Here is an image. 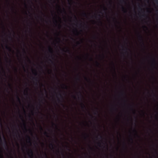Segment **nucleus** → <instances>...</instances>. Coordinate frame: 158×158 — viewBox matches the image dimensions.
Returning a JSON list of instances; mask_svg holds the SVG:
<instances>
[{
	"label": "nucleus",
	"instance_id": "nucleus-1",
	"mask_svg": "<svg viewBox=\"0 0 158 158\" xmlns=\"http://www.w3.org/2000/svg\"><path fill=\"white\" fill-rule=\"evenodd\" d=\"M152 65L153 66V67L156 69H157V66L158 64L156 62V59L154 58H152Z\"/></svg>",
	"mask_w": 158,
	"mask_h": 158
},
{
	"label": "nucleus",
	"instance_id": "nucleus-2",
	"mask_svg": "<svg viewBox=\"0 0 158 158\" xmlns=\"http://www.w3.org/2000/svg\"><path fill=\"white\" fill-rule=\"evenodd\" d=\"M29 152L28 153V155L30 158H33L34 156V153L33 151L31 149L29 150Z\"/></svg>",
	"mask_w": 158,
	"mask_h": 158
},
{
	"label": "nucleus",
	"instance_id": "nucleus-3",
	"mask_svg": "<svg viewBox=\"0 0 158 158\" xmlns=\"http://www.w3.org/2000/svg\"><path fill=\"white\" fill-rule=\"evenodd\" d=\"M138 37L139 38V40L141 42L142 45L144 46V44L142 36L141 34H139Z\"/></svg>",
	"mask_w": 158,
	"mask_h": 158
},
{
	"label": "nucleus",
	"instance_id": "nucleus-4",
	"mask_svg": "<svg viewBox=\"0 0 158 158\" xmlns=\"http://www.w3.org/2000/svg\"><path fill=\"white\" fill-rule=\"evenodd\" d=\"M59 95L60 96V98H61L62 100H61L58 98H57V100H58V102H63V101L64 100V97L62 96V95L60 93L59 94Z\"/></svg>",
	"mask_w": 158,
	"mask_h": 158
},
{
	"label": "nucleus",
	"instance_id": "nucleus-5",
	"mask_svg": "<svg viewBox=\"0 0 158 158\" xmlns=\"http://www.w3.org/2000/svg\"><path fill=\"white\" fill-rule=\"evenodd\" d=\"M33 79L36 82L35 83V85H37L38 83L39 82V80L38 78L37 77H33Z\"/></svg>",
	"mask_w": 158,
	"mask_h": 158
},
{
	"label": "nucleus",
	"instance_id": "nucleus-6",
	"mask_svg": "<svg viewBox=\"0 0 158 158\" xmlns=\"http://www.w3.org/2000/svg\"><path fill=\"white\" fill-rule=\"evenodd\" d=\"M61 49L62 51L63 52H64L69 53H71L70 50L68 48H66V50H65V49L63 48L62 49Z\"/></svg>",
	"mask_w": 158,
	"mask_h": 158
},
{
	"label": "nucleus",
	"instance_id": "nucleus-7",
	"mask_svg": "<svg viewBox=\"0 0 158 158\" xmlns=\"http://www.w3.org/2000/svg\"><path fill=\"white\" fill-rule=\"evenodd\" d=\"M133 132L135 133V135L138 137H140V136L138 135L137 131L135 129H134L133 131Z\"/></svg>",
	"mask_w": 158,
	"mask_h": 158
},
{
	"label": "nucleus",
	"instance_id": "nucleus-8",
	"mask_svg": "<svg viewBox=\"0 0 158 158\" xmlns=\"http://www.w3.org/2000/svg\"><path fill=\"white\" fill-rule=\"evenodd\" d=\"M6 49H7L9 51L11 52L12 51L13 52H14L13 50H12L11 48L10 47L8 46L7 45H6Z\"/></svg>",
	"mask_w": 158,
	"mask_h": 158
},
{
	"label": "nucleus",
	"instance_id": "nucleus-9",
	"mask_svg": "<svg viewBox=\"0 0 158 158\" xmlns=\"http://www.w3.org/2000/svg\"><path fill=\"white\" fill-rule=\"evenodd\" d=\"M27 140H28V143H30V144H31V139L30 137L28 135H27Z\"/></svg>",
	"mask_w": 158,
	"mask_h": 158
},
{
	"label": "nucleus",
	"instance_id": "nucleus-10",
	"mask_svg": "<svg viewBox=\"0 0 158 158\" xmlns=\"http://www.w3.org/2000/svg\"><path fill=\"white\" fill-rule=\"evenodd\" d=\"M123 50L125 51V53L128 55V52L127 51L128 50H130V49H129L127 47H125V49H123Z\"/></svg>",
	"mask_w": 158,
	"mask_h": 158
},
{
	"label": "nucleus",
	"instance_id": "nucleus-11",
	"mask_svg": "<svg viewBox=\"0 0 158 158\" xmlns=\"http://www.w3.org/2000/svg\"><path fill=\"white\" fill-rule=\"evenodd\" d=\"M81 107L82 109H86V106L83 103L81 102Z\"/></svg>",
	"mask_w": 158,
	"mask_h": 158
},
{
	"label": "nucleus",
	"instance_id": "nucleus-12",
	"mask_svg": "<svg viewBox=\"0 0 158 158\" xmlns=\"http://www.w3.org/2000/svg\"><path fill=\"white\" fill-rule=\"evenodd\" d=\"M48 51L51 54H53V52L52 49L50 47H49Z\"/></svg>",
	"mask_w": 158,
	"mask_h": 158
},
{
	"label": "nucleus",
	"instance_id": "nucleus-13",
	"mask_svg": "<svg viewBox=\"0 0 158 158\" xmlns=\"http://www.w3.org/2000/svg\"><path fill=\"white\" fill-rule=\"evenodd\" d=\"M111 63H112V64L113 65V69H114V72L116 74L115 71V69L114 64L113 61Z\"/></svg>",
	"mask_w": 158,
	"mask_h": 158
},
{
	"label": "nucleus",
	"instance_id": "nucleus-14",
	"mask_svg": "<svg viewBox=\"0 0 158 158\" xmlns=\"http://www.w3.org/2000/svg\"><path fill=\"white\" fill-rule=\"evenodd\" d=\"M22 121L24 122L23 124V125L24 126V129H25V130L26 131H27V128H26V123H25V121L24 120H23V118H22Z\"/></svg>",
	"mask_w": 158,
	"mask_h": 158
},
{
	"label": "nucleus",
	"instance_id": "nucleus-15",
	"mask_svg": "<svg viewBox=\"0 0 158 158\" xmlns=\"http://www.w3.org/2000/svg\"><path fill=\"white\" fill-rule=\"evenodd\" d=\"M6 59L7 60L6 62H8V63H10V64H11V63L12 61L10 59H9V60L8 58L7 57H6Z\"/></svg>",
	"mask_w": 158,
	"mask_h": 158
},
{
	"label": "nucleus",
	"instance_id": "nucleus-16",
	"mask_svg": "<svg viewBox=\"0 0 158 158\" xmlns=\"http://www.w3.org/2000/svg\"><path fill=\"white\" fill-rule=\"evenodd\" d=\"M16 98L18 101V102H19L20 103H21V100L19 98V96L18 95H17L16 96Z\"/></svg>",
	"mask_w": 158,
	"mask_h": 158
},
{
	"label": "nucleus",
	"instance_id": "nucleus-17",
	"mask_svg": "<svg viewBox=\"0 0 158 158\" xmlns=\"http://www.w3.org/2000/svg\"><path fill=\"white\" fill-rule=\"evenodd\" d=\"M76 79L78 81H80V80H81L80 77V76L79 74L77 75V77L76 78Z\"/></svg>",
	"mask_w": 158,
	"mask_h": 158
},
{
	"label": "nucleus",
	"instance_id": "nucleus-18",
	"mask_svg": "<svg viewBox=\"0 0 158 158\" xmlns=\"http://www.w3.org/2000/svg\"><path fill=\"white\" fill-rule=\"evenodd\" d=\"M34 74L35 76H37L38 75V73L36 70H34Z\"/></svg>",
	"mask_w": 158,
	"mask_h": 158
},
{
	"label": "nucleus",
	"instance_id": "nucleus-19",
	"mask_svg": "<svg viewBox=\"0 0 158 158\" xmlns=\"http://www.w3.org/2000/svg\"><path fill=\"white\" fill-rule=\"evenodd\" d=\"M4 145L5 146V147H7V142H6V139H5V138H4Z\"/></svg>",
	"mask_w": 158,
	"mask_h": 158
},
{
	"label": "nucleus",
	"instance_id": "nucleus-20",
	"mask_svg": "<svg viewBox=\"0 0 158 158\" xmlns=\"http://www.w3.org/2000/svg\"><path fill=\"white\" fill-rule=\"evenodd\" d=\"M84 78L85 79L86 81H89L90 82V80L89 79H88L87 77H85Z\"/></svg>",
	"mask_w": 158,
	"mask_h": 158
},
{
	"label": "nucleus",
	"instance_id": "nucleus-21",
	"mask_svg": "<svg viewBox=\"0 0 158 158\" xmlns=\"http://www.w3.org/2000/svg\"><path fill=\"white\" fill-rule=\"evenodd\" d=\"M50 145L52 147V149H54V144L53 143H51L50 144Z\"/></svg>",
	"mask_w": 158,
	"mask_h": 158
},
{
	"label": "nucleus",
	"instance_id": "nucleus-22",
	"mask_svg": "<svg viewBox=\"0 0 158 158\" xmlns=\"http://www.w3.org/2000/svg\"><path fill=\"white\" fill-rule=\"evenodd\" d=\"M44 134L47 137H49V136L48 135V133L47 132L45 131Z\"/></svg>",
	"mask_w": 158,
	"mask_h": 158
},
{
	"label": "nucleus",
	"instance_id": "nucleus-23",
	"mask_svg": "<svg viewBox=\"0 0 158 158\" xmlns=\"http://www.w3.org/2000/svg\"><path fill=\"white\" fill-rule=\"evenodd\" d=\"M68 1L69 2V4L70 5H71L72 4L71 2H73V0H68Z\"/></svg>",
	"mask_w": 158,
	"mask_h": 158
},
{
	"label": "nucleus",
	"instance_id": "nucleus-24",
	"mask_svg": "<svg viewBox=\"0 0 158 158\" xmlns=\"http://www.w3.org/2000/svg\"><path fill=\"white\" fill-rule=\"evenodd\" d=\"M124 13H126L127 10L123 7H122Z\"/></svg>",
	"mask_w": 158,
	"mask_h": 158
},
{
	"label": "nucleus",
	"instance_id": "nucleus-25",
	"mask_svg": "<svg viewBox=\"0 0 158 158\" xmlns=\"http://www.w3.org/2000/svg\"><path fill=\"white\" fill-rule=\"evenodd\" d=\"M28 89H29V88H27V90H26V93H25V94L26 95H28Z\"/></svg>",
	"mask_w": 158,
	"mask_h": 158
},
{
	"label": "nucleus",
	"instance_id": "nucleus-26",
	"mask_svg": "<svg viewBox=\"0 0 158 158\" xmlns=\"http://www.w3.org/2000/svg\"><path fill=\"white\" fill-rule=\"evenodd\" d=\"M96 64L97 66H99L100 65V64L98 61H96Z\"/></svg>",
	"mask_w": 158,
	"mask_h": 158
},
{
	"label": "nucleus",
	"instance_id": "nucleus-27",
	"mask_svg": "<svg viewBox=\"0 0 158 158\" xmlns=\"http://www.w3.org/2000/svg\"><path fill=\"white\" fill-rule=\"evenodd\" d=\"M82 15L84 17H86L87 16V14L85 12H84L82 13Z\"/></svg>",
	"mask_w": 158,
	"mask_h": 158
},
{
	"label": "nucleus",
	"instance_id": "nucleus-28",
	"mask_svg": "<svg viewBox=\"0 0 158 158\" xmlns=\"http://www.w3.org/2000/svg\"><path fill=\"white\" fill-rule=\"evenodd\" d=\"M96 110L95 111V112L94 113V114L95 115L97 114L98 113V109L96 108Z\"/></svg>",
	"mask_w": 158,
	"mask_h": 158
},
{
	"label": "nucleus",
	"instance_id": "nucleus-29",
	"mask_svg": "<svg viewBox=\"0 0 158 158\" xmlns=\"http://www.w3.org/2000/svg\"><path fill=\"white\" fill-rule=\"evenodd\" d=\"M78 93L79 94H80V96H81V98H83V96H82V94H81V92L80 91Z\"/></svg>",
	"mask_w": 158,
	"mask_h": 158
},
{
	"label": "nucleus",
	"instance_id": "nucleus-30",
	"mask_svg": "<svg viewBox=\"0 0 158 158\" xmlns=\"http://www.w3.org/2000/svg\"><path fill=\"white\" fill-rule=\"evenodd\" d=\"M63 86H64V89H67L68 86H67V85H65L63 84Z\"/></svg>",
	"mask_w": 158,
	"mask_h": 158
},
{
	"label": "nucleus",
	"instance_id": "nucleus-31",
	"mask_svg": "<svg viewBox=\"0 0 158 158\" xmlns=\"http://www.w3.org/2000/svg\"><path fill=\"white\" fill-rule=\"evenodd\" d=\"M2 71H3V73H4L5 75L6 76L5 72V70H4V69H3V67H2Z\"/></svg>",
	"mask_w": 158,
	"mask_h": 158
},
{
	"label": "nucleus",
	"instance_id": "nucleus-32",
	"mask_svg": "<svg viewBox=\"0 0 158 158\" xmlns=\"http://www.w3.org/2000/svg\"><path fill=\"white\" fill-rule=\"evenodd\" d=\"M8 85L10 87V88L11 89H12V87H11V84H8Z\"/></svg>",
	"mask_w": 158,
	"mask_h": 158
},
{
	"label": "nucleus",
	"instance_id": "nucleus-33",
	"mask_svg": "<svg viewBox=\"0 0 158 158\" xmlns=\"http://www.w3.org/2000/svg\"><path fill=\"white\" fill-rule=\"evenodd\" d=\"M85 134L86 135V136H85V139H86V138H87V137H89V135H88L86 134V133H85Z\"/></svg>",
	"mask_w": 158,
	"mask_h": 158
},
{
	"label": "nucleus",
	"instance_id": "nucleus-34",
	"mask_svg": "<svg viewBox=\"0 0 158 158\" xmlns=\"http://www.w3.org/2000/svg\"><path fill=\"white\" fill-rule=\"evenodd\" d=\"M49 60L50 61H51L52 64H54V62L53 61H52L51 60V59H49Z\"/></svg>",
	"mask_w": 158,
	"mask_h": 158
},
{
	"label": "nucleus",
	"instance_id": "nucleus-35",
	"mask_svg": "<svg viewBox=\"0 0 158 158\" xmlns=\"http://www.w3.org/2000/svg\"><path fill=\"white\" fill-rule=\"evenodd\" d=\"M98 146L99 147H101V143H100V142H98Z\"/></svg>",
	"mask_w": 158,
	"mask_h": 158
},
{
	"label": "nucleus",
	"instance_id": "nucleus-36",
	"mask_svg": "<svg viewBox=\"0 0 158 158\" xmlns=\"http://www.w3.org/2000/svg\"><path fill=\"white\" fill-rule=\"evenodd\" d=\"M45 158H48V157L47 156L46 154V153H45ZM42 158H44L43 157H41Z\"/></svg>",
	"mask_w": 158,
	"mask_h": 158
},
{
	"label": "nucleus",
	"instance_id": "nucleus-37",
	"mask_svg": "<svg viewBox=\"0 0 158 158\" xmlns=\"http://www.w3.org/2000/svg\"><path fill=\"white\" fill-rule=\"evenodd\" d=\"M121 2H124L125 3H126V2L124 0H121Z\"/></svg>",
	"mask_w": 158,
	"mask_h": 158
},
{
	"label": "nucleus",
	"instance_id": "nucleus-38",
	"mask_svg": "<svg viewBox=\"0 0 158 158\" xmlns=\"http://www.w3.org/2000/svg\"><path fill=\"white\" fill-rule=\"evenodd\" d=\"M75 31L77 32V35H79V33L77 31V29L75 30Z\"/></svg>",
	"mask_w": 158,
	"mask_h": 158
},
{
	"label": "nucleus",
	"instance_id": "nucleus-39",
	"mask_svg": "<svg viewBox=\"0 0 158 158\" xmlns=\"http://www.w3.org/2000/svg\"><path fill=\"white\" fill-rule=\"evenodd\" d=\"M121 94H122V95H125V93L123 91H122L121 92Z\"/></svg>",
	"mask_w": 158,
	"mask_h": 158
},
{
	"label": "nucleus",
	"instance_id": "nucleus-40",
	"mask_svg": "<svg viewBox=\"0 0 158 158\" xmlns=\"http://www.w3.org/2000/svg\"><path fill=\"white\" fill-rule=\"evenodd\" d=\"M52 124H53V125L55 126L56 128H57V126L56 124L52 123Z\"/></svg>",
	"mask_w": 158,
	"mask_h": 158
},
{
	"label": "nucleus",
	"instance_id": "nucleus-41",
	"mask_svg": "<svg viewBox=\"0 0 158 158\" xmlns=\"http://www.w3.org/2000/svg\"><path fill=\"white\" fill-rule=\"evenodd\" d=\"M99 22L101 24H102V22L100 19H99Z\"/></svg>",
	"mask_w": 158,
	"mask_h": 158
},
{
	"label": "nucleus",
	"instance_id": "nucleus-42",
	"mask_svg": "<svg viewBox=\"0 0 158 158\" xmlns=\"http://www.w3.org/2000/svg\"><path fill=\"white\" fill-rule=\"evenodd\" d=\"M100 138L101 139H103V137L101 135H100Z\"/></svg>",
	"mask_w": 158,
	"mask_h": 158
},
{
	"label": "nucleus",
	"instance_id": "nucleus-43",
	"mask_svg": "<svg viewBox=\"0 0 158 158\" xmlns=\"http://www.w3.org/2000/svg\"><path fill=\"white\" fill-rule=\"evenodd\" d=\"M132 110H133V113H134V114H135V110L134 109H132Z\"/></svg>",
	"mask_w": 158,
	"mask_h": 158
},
{
	"label": "nucleus",
	"instance_id": "nucleus-44",
	"mask_svg": "<svg viewBox=\"0 0 158 158\" xmlns=\"http://www.w3.org/2000/svg\"><path fill=\"white\" fill-rule=\"evenodd\" d=\"M155 1L156 3L158 4V0H155Z\"/></svg>",
	"mask_w": 158,
	"mask_h": 158
},
{
	"label": "nucleus",
	"instance_id": "nucleus-45",
	"mask_svg": "<svg viewBox=\"0 0 158 158\" xmlns=\"http://www.w3.org/2000/svg\"><path fill=\"white\" fill-rule=\"evenodd\" d=\"M77 44H81V43L78 41H77Z\"/></svg>",
	"mask_w": 158,
	"mask_h": 158
},
{
	"label": "nucleus",
	"instance_id": "nucleus-46",
	"mask_svg": "<svg viewBox=\"0 0 158 158\" xmlns=\"http://www.w3.org/2000/svg\"><path fill=\"white\" fill-rule=\"evenodd\" d=\"M9 38L11 39H12V37L10 36V35L9 36Z\"/></svg>",
	"mask_w": 158,
	"mask_h": 158
},
{
	"label": "nucleus",
	"instance_id": "nucleus-47",
	"mask_svg": "<svg viewBox=\"0 0 158 158\" xmlns=\"http://www.w3.org/2000/svg\"><path fill=\"white\" fill-rule=\"evenodd\" d=\"M90 61H92L93 60V58H92V57H91L90 58Z\"/></svg>",
	"mask_w": 158,
	"mask_h": 158
},
{
	"label": "nucleus",
	"instance_id": "nucleus-48",
	"mask_svg": "<svg viewBox=\"0 0 158 158\" xmlns=\"http://www.w3.org/2000/svg\"><path fill=\"white\" fill-rule=\"evenodd\" d=\"M16 134H18L19 135V136H20L19 135V134L17 130H16Z\"/></svg>",
	"mask_w": 158,
	"mask_h": 158
},
{
	"label": "nucleus",
	"instance_id": "nucleus-49",
	"mask_svg": "<svg viewBox=\"0 0 158 158\" xmlns=\"http://www.w3.org/2000/svg\"><path fill=\"white\" fill-rule=\"evenodd\" d=\"M63 11H64V12L65 13H66V11L65 10V9L64 8H63Z\"/></svg>",
	"mask_w": 158,
	"mask_h": 158
},
{
	"label": "nucleus",
	"instance_id": "nucleus-50",
	"mask_svg": "<svg viewBox=\"0 0 158 158\" xmlns=\"http://www.w3.org/2000/svg\"><path fill=\"white\" fill-rule=\"evenodd\" d=\"M27 59H28V61L30 62H31V60H30V59H29V58L28 57H27Z\"/></svg>",
	"mask_w": 158,
	"mask_h": 158
},
{
	"label": "nucleus",
	"instance_id": "nucleus-51",
	"mask_svg": "<svg viewBox=\"0 0 158 158\" xmlns=\"http://www.w3.org/2000/svg\"><path fill=\"white\" fill-rule=\"evenodd\" d=\"M23 51L24 53L25 54H26V52H25V50L24 49H23Z\"/></svg>",
	"mask_w": 158,
	"mask_h": 158
},
{
	"label": "nucleus",
	"instance_id": "nucleus-52",
	"mask_svg": "<svg viewBox=\"0 0 158 158\" xmlns=\"http://www.w3.org/2000/svg\"><path fill=\"white\" fill-rule=\"evenodd\" d=\"M153 95L155 97H157V96L155 95L153 93Z\"/></svg>",
	"mask_w": 158,
	"mask_h": 158
},
{
	"label": "nucleus",
	"instance_id": "nucleus-53",
	"mask_svg": "<svg viewBox=\"0 0 158 158\" xmlns=\"http://www.w3.org/2000/svg\"><path fill=\"white\" fill-rule=\"evenodd\" d=\"M74 17L75 18V19L77 21V17L75 16L74 15Z\"/></svg>",
	"mask_w": 158,
	"mask_h": 158
},
{
	"label": "nucleus",
	"instance_id": "nucleus-54",
	"mask_svg": "<svg viewBox=\"0 0 158 158\" xmlns=\"http://www.w3.org/2000/svg\"><path fill=\"white\" fill-rule=\"evenodd\" d=\"M15 70L16 72H17V69L16 68H15Z\"/></svg>",
	"mask_w": 158,
	"mask_h": 158
},
{
	"label": "nucleus",
	"instance_id": "nucleus-55",
	"mask_svg": "<svg viewBox=\"0 0 158 158\" xmlns=\"http://www.w3.org/2000/svg\"><path fill=\"white\" fill-rule=\"evenodd\" d=\"M104 10H105V11H106L107 10V9L105 8V7H104Z\"/></svg>",
	"mask_w": 158,
	"mask_h": 158
},
{
	"label": "nucleus",
	"instance_id": "nucleus-56",
	"mask_svg": "<svg viewBox=\"0 0 158 158\" xmlns=\"http://www.w3.org/2000/svg\"><path fill=\"white\" fill-rule=\"evenodd\" d=\"M62 155L63 156L64 158V154L63 153H62Z\"/></svg>",
	"mask_w": 158,
	"mask_h": 158
},
{
	"label": "nucleus",
	"instance_id": "nucleus-57",
	"mask_svg": "<svg viewBox=\"0 0 158 158\" xmlns=\"http://www.w3.org/2000/svg\"><path fill=\"white\" fill-rule=\"evenodd\" d=\"M40 129L41 130H43V128L41 126H40Z\"/></svg>",
	"mask_w": 158,
	"mask_h": 158
},
{
	"label": "nucleus",
	"instance_id": "nucleus-58",
	"mask_svg": "<svg viewBox=\"0 0 158 158\" xmlns=\"http://www.w3.org/2000/svg\"><path fill=\"white\" fill-rule=\"evenodd\" d=\"M58 7H59V8H60V10H61V9H60V6L59 5H58Z\"/></svg>",
	"mask_w": 158,
	"mask_h": 158
},
{
	"label": "nucleus",
	"instance_id": "nucleus-59",
	"mask_svg": "<svg viewBox=\"0 0 158 158\" xmlns=\"http://www.w3.org/2000/svg\"><path fill=\"white\" fill-rule=\"evenodd\" d=\"M142 16L143 17H145L146 16V15H142Z\"/></svg>",
	"mask_w": 158,
	"mask_h": 158
},
{
	"label": "nucleus",
	"instance_id": "nucleus-60",
	"mask_svg": "<svg viewBox=\"0 0 158 158\" xmlns=\"http://www.w3.org/2000/svg\"><path fill=\"white\" fill-rule=\"evenodd\" d=\"M102 57H103V59H104V57H105V56H104L103 55H102Z\"/></svg>",
	"mask_w": 158,
	"mask_h": 158
},
{
	"label": "nucleus",
	"instance_id": "nucleus-61",
	"mask_svg": "<svg viewBox=\"0 0 158 158\" xmlns=\"http://www.w3.org/2000/svg\"><path fill=\"white\" fill-rule=\"evenodd\" d=\"M131 141L133 142V140L132 138H131Z\"/></svg>",
	"mask_w": 158,
	"mask_h": 158
},
{
	"label": "nucleus",
	"instance_id": "nucleus-62",
	"mask_svg": "<svg viewBox=\"0 0 158 158\" xmlns=\"http://www.w3.org/2000/svg\"><path fill=\"white\" fill-rule=\"evenodd\" d=\"M144 27L145 28H146L147 29H148V28L147 27L145 26H144Z\"/></svg>",
	"mask_w": 158,
	"mask_h": 158
},
{
	"label": "nucleus",
	"instance_id": "nucleus-63",
	"mask_svg": "<svg viewBox=\"0 0 158 158\" xmlns=\"http://www.w3.org/2000/svg\"><path fill=\"white\" fill-rule=\"evenodd\" d=\"M55 22L56 23L57 22V20H55Z\"/></svg>",
	"mask_w": 158,
	"mask_h": 158
},
{
	"label": "nucleus",
	"instance_id": "nucleus-64",
	"mask_svg": "<svg viewBox=\"0 0 158 158\" xmlns=\"http://www.w3.org/2000/svg\"><path fill=\"white\" fill-rule=\"evenodd\" d=\"M81 43H82V42H83L82 40H81Z\"/></svg>",
	"mask_w": 158,
	"mask_h": 158
}]
</instances>
